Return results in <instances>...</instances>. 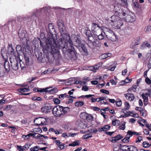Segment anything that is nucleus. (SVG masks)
<instances>
[{"label":"nucleus","instance_id":"1","mask_svg":"<svg viewBox=\"0 0 151 151\" xmlns=\"http://www.w3.org/2000/svg\"><path fill=\"white\" fill-rule=\"evenodd\" d=\"M62 37L59 39L58 43H57L55 38L53 37L52 35V37L45 38V45L44 46L47 52L46 55L48 62L51 63L54 60H58L59 58V49H61L63 53L65 54L69 50L68 45L72 47L73 45V42L68 34H63Z\"/></svg>","mask_w":151,"mask_h":151},{"label":"nucleus","instance_id":"2","mask_svg":"<svg viewBox=\"0 0 151 151\" xmlns=\"http://www.w3.org/2000/svg\"><path fill=\"white\" fill-rule=\"evenodd\" d=\"M68 107H64L60 105L55 106L52 109V114L55 116H60L64 115L69 111Z\"/></svg>","mask_w":151,"mask_h":151},{"label":"nucleus","instance_id":"3","mask_svg":"<svg viewBox=\"0 0 151 151\" xmlns=\"http://www.w3.org/2000/svg\"><path fill=\"white\" fill-rule=\"evenodd\" d=\"M11 48L12 50L11 51V55H13L12 59L10 58V62L12 68L15 70H18L19 68L18 62V58L15 55V53L14 50L13 48L12 45L10 44V48Z\"/></svg>","mask_w":151,"mask_h":151},{"label":"nucleus","instance_id":"4","mask_svg":"<svg viewBox=\"0 0 151 151\" xmlns=\"http://www.w3.org/2000/svg\"><path fill=\"white\" fill-rule=\"evenodd\" d=\"M30 52V50L29 48H27V47H23L22 52L24 55V59L26 63H28L29 62V56Z\"/></svg>","mask_w":151,"mask_h":151},{"label":"nucleus","instance_id":"5","mask_svg":"<svg viewBox=\"0 0 151 151\" xmlns=\"http://www.w3.org/2000/svg\"><path fill=\"white\" fill-rule=\"evenodd\" d=\"M73 46V45L72 46V47L70 46L71 47V49L70 50L69 53H68L69 58L71 59L76 58L78 56L77 53L75 50Z\"/></svg>","mask_w":151,"mask_h":151},{"label":"nucleus","instance_id":"6","mask_svg":"<svg viewBox=\"0 0 151 151\" xmlns=\"http://www.w3.org/2000/svg\"><path fill=\"white\" fill-rule=\"evenodd\" d=\"M41 111L45 113H47L51 112L52 110L51 105L49 104H46L45 106L41 108Z\"/></svg>","mask_w":151,"mask_h":151},{"label":"nucleus","instance_id":"7","mask_svg":"<svg viewBox=\"0 0 151 151\" xmlns=\"http://www.w3.org/2000/svg\"><path fill=\"white\" fill-rule=\"evenodd\" d=\"M119 19V17L118 16L114 15L111 18V22L110 23L112 27H114V25H116V23L118 20Z\"/></svg>","mask_w":151,"mask_h":151},{"label":"nucleus","instance_id":"8","mask_svg":"<svg viewBox=\"0 0 151 151\" xmlns=\"http://www.w3.org/2000/svg\"><path fill=\"white\" fill-rule=\"evenodd\" d=\"M39 120L40 122V123L39 124L36 123L35 120H34V122L35 124L37 125V126L46 125L47 122V119L44 117H39Z\"/></svg>","mask_w":151,"mask_h":151},{"label":"nucleus","instance_id":"9","mask_svg":"<svg viewBox=\"0 0 151 151\" xmlns=\"http://www.w3.org/2000/svg\"><path fill=\"white\" fill-rule=\"evenodd\" d=\"M79 50L82 53V55H88V52L86 47L85 46L84 44H83L82 45L78 47Z\"/></svg>","mask_w":151,"mask_h":151},{"label":"nucleus","instance_id":"10","mask_svg":"<svg viewBox=\"0 0 151 151\" xmlns=\"http://www.w3.org/2000/svg\"><path fill=\"white\" fill-rule=\"evenodd\" d=\"M79 50L82 53V55H88V52L86 47L85 46L84 44H83L82 45L78 47Z\"/></svg>","mask_w":151,"mask_h":151},{"label":"nucleus","instance_id":"11","mask_svg":"<svg viewBox=\"0 0 151 151\" xmlns=\"http://www.w3.org/2000/svg\"><path fill=\"white\" fill-rule=\"evenodd\" d=\"M124 95L126 99L130 101H133L135 99V96L133 93H127L124 94Z\"/></svg>","mask_w":151,"mask_h":151},{"label":"nucleus","instance_id":"12","mask_svg":"<svg viewBox=\"0 0 151 151\" xmlns=\"http://www.w3.org/2000/svg\"><path fill=\"white\" fill-rule=\"evenodd\" d=\"M125 19L127 22L130 23H132L136 20L135 17L134 16H131L129 15L126 16Z\"/></svg>","mask_w":151,"mask_h":151},{"label":"nucleus","instance_id":"13","mask_svg":"<svg viewBox=\"0 0 151 151\" xmlns=\"http://www.w3.org/2000/svg\"><path fill=\"white\" fill-rule=\"evenodd\" d=\"M106 36L109 40L113 42L115 41L117 39L116 35L114 34H107Z\"/></svg>","mask_w":151,"mask_h":151},{"label":"nucleus","instance_id":"14","mask_svg":"<svg viewBox=\"0 0 151 151\" xmlns=\"http://www.w3.org/2000/svg\"><path fill=\"white\" fill-rule=\"evenodd\" d=\"M149 95V94L148 93H146L145 94H144L143 93L142 94V96L143 99L144 105L145 106H146L148 103V96L147 95Z\"/></svg>","mask_w":151,"mask_h":151},{"label":"nucleus","instance_id":"15","mask_svg":"<svg viewBox=\"0 0 151 151\" xmlns=\"http://www.w3.org/2000/svg\"><path fill=\"white\" fill-rule=\"evenodd\" d=\"M116 23V25H114V27L117 29H119L123 24V21L122 19L119 17V19Z\"/></svg>","mask_w":151,"mask_h":151},{"label":"nucleus","instance_id":"16","mask_svg":"<svg viewBox=\"0 0 151 151\" xmlns=\"http://www.w3.org/2000/svg\"><path fill=\"white\" fill-rule=\"evenodd\" d=\"M101 28V27L99 26L98 24L96 23H93L91 25V31L92 32L94 31L98 30H100Z\"/></svg>","mask_w":151,"mask_h":151},{"label":"nucleus","instance_id":"17","mask_svg":"<svg viewBox=\"0 0 151 151\" xmlns=\"http://www.w3.org/2000/svg\"><path fill=\"white\" fill-rule=\"evenodd\" d=\"M54 89H52L50 90H47V88H38V92H48L50 93H53L54 92Z\"/></svg>","mask_w":151,"mask_h":151},{"label":"nucleus","instance_id":"18","mask_svg":"<svg viewBox=\"0 0 151 151\" xmlns=\"http://www.w3.org/2000/svg\"><path fill=\"white\" fill-rule=\"evenodd\" d=\"M57 24L59 29L60 30L61 29L62 31H63V29L64 28V26L63 21L62 20H58L57 21Z\"/></svg>","mask_w":151,"mask_h":151},{"label":"nucleus","instance_id":"19","mask_svg":"<svg viewBox=\"0 0 151 151\" xmlns=\"http://www.w3.org/2000/svg\"><path fill=\"white\" fill-rule=\"evenodd\" d=\"M151 47V45L147 41H145L141 45V49H143L145 48L146 47L150 48Z\"/></svg>","mask_w":151,"mask_h":151},{"label":"nucleus","instance_id":"20","mask_svg":"<svg viewBox=\"0 0 151 151\" xmlns=\"http://www.w3.org/2000/svg\"><path fill=\"white\" fill-rule=\"evenodd\" d=\"M88 43H87V45L89 47H91V45L92 43L95 40L93 37V35L88 37Z\"/></svg>","mask_w":151,"mask_h":151},{"label":"nucleus","instance_id":"21","mask_svg":"<svg viewBox=\"0 0 151 151\" xmlns=\"http://www.w3.org/2000/svg\"><path fill=\"white\" fill-rule=\"evenodd\" d=\"M140 40H135L132 43V45H131L130 47L131 48H134L135 46L138 45L139 43Z\"/></svg>","mask_w":151,"mask_h":151},{"label":"nucleus","instance_id":"22","mask_svg":"<svg viewBox=\"0 0 151 151\" xmlns=\"http://www.w3.org/2000/svg\"><path fill=\"white\" fill-rule=\"evenodd\" d=\"M75 44L76 46L77 47H79L81 46L82 45L83 43H81V41L80 39L77 37L76 38Z\"/></svg>","mask_w":151,"mask_h":151},{"label":"nucleus","instance_id":"23","mask_svg":"<svg viewBox=\"0 0 151 151\" xmlns=\"http://www.w3.org/2000/svg\"><path fill=\"white\" fill-rule=\"evenodd\" d=\"M127 133V134L128 135H129V137H130L132 136L133 135L137 136L140 135V134L139 133H137L136 132H133L130 130H128Z\"/></svg>","mask_w":151,"mask_h":151},{"label":"nucleus","instance_id":"24","mask_svg":"<svg viewBox=\"0 0 151 151\" xmlns=\"http://www.w3.org/2000/svg\"><path fill=\"white\" fill-rule=\"evenodd\" d=\"M31 18L35 21L38 20L39 18L38 16L37 12L33 13L31 17Z\"/></svg>","mask_w":151,"mask_h":151},{"label":"nucleus","instance_id":"25","mask_svg":"<svg viewBox=\"0 0 151 151\" xmlns=\"http://www.w3.org/2000/svg\"><path fill=\"white\" fill-rule=\"evenodd\" d=\"M92 45L96 47H99L101 46V43L99 40H96L94 41L92 43L91 45Z\"/></svg>","mask_w":151,"mask_h":151},{"label":"nucleus","instance_id":"26","mask_svg":"<svg viewBox=\"0 0 151 151\" xmlns=\"http://www.w3.org/2000/svg\"><path fill=\"white\" fill-rule=\"evenodd\" d=\"M19 92L22 94L23 93L29 91V87H22L19 89Z\"/></svg>","mask_w":151,"mask_h":151},{"label":"nucleus","instance_id":"27","mask_svg":"<svg viewBox=\"0 0 151 151\" xmlns=\"http://www.w3.org/2000/svg\"><path fill=\"white\" fill-rule=\"evenodd\" d=\"M79 144V141L76 140L73 142L72 143L69 144L68 146L75 147L78 146Z\"/></svg>","mask_w":151,"mask_h":151},{"label":"nucleus","instance_id":"28","mask_svg":"<svg viewBox=\"0 0 151 151\" xmlns=\"http://www.w3.org/2000/svg\"><path fill=\"white\" fill-rule=\"evenodd\" d=\"M4 67L7 72L9 71V64L8 62L5 61L4 63Z\"/></svg>","mask_w":151,"mask_h":151},{"label":"nucleus","instance_id":"29","mask_svg":"<svg viewBox=\"0 0 151 151\" xmlns=\"http://www.w3.org/2000/svg\"><path fill=\"white\" fill-rule=\"evenodd\" d=\"M92 32L94 35L96 37H98L99 35H100L101 33H102L101 28L100 29V30L95 31H93Z\"/></svg>","mask_w":151,"mask_h":151},{"label":"nucleus","instance_id":"30","mask_svg":"<svg viewBox=\"0 0 151 151\" xmlns=\"http://www.w3.org/2000/svg\"><path fill=\"white\" fill-rule=\"evenodd\" d=\"M16 50L17 51V53L18 54L20 53L21 52H22L23 48H22L21 46L20 45H17L16 47Z\"/></svg>","mask_w":151,"mask_h":151},{"label":"nucleus","instance_id":"31","mask_svg":"<svg viewBox=\"0 0 151 151\" xmlns=\"http://www.w3.org/2000/svg\"><path fill=\"white\" fill-rule=\"evenodd\" d=\"M139 111L142 116L144 117L146 116V111L143 108H142V109L139 110Z\"/></svg>","mask_w":151,"mask_h":151},{"label":"nucleus","instance_id":"32","mask_svg":"<svg viewBox=\"0 0 151 151\" xmlns=\"http://www.w3.org/2000/svg\"><path fill=\"white\" fill-rule=\"evenodd\" d=\"M128 150L129 151H138L137 149L133 145L130 146V147L128 148Z\"/></svg>","mask_w":151,"mask_h":151},{"label":"nucleus","instance_id":"33","mask_svg":"<svg viewBox=\"0 0 151 151\" xmlns=\"http://www.w3.org/2000/svg\"><path fill=\"white\" fill-rule=\"evenodd\" d=\"M112 124L114 126H118L120 124V121L116 119L112 121Z\"/></svg>","mask_w":151,"mask_h":151},{"label":"nucleus","instance_id":"34","mask_svg":"<svg viewBox=\"0 0 151 151\" xmlns=\"http://www.w3.org/2000/svg\"><path fill=\"white\" fill-rule=\"evenodd\" d=\"M84 104V102L82 101H77L75 104L76 106L77 107H81Z\"/></svg>","mask_w":151,"mask_h":151},{"label":"nucleus","instance_id":"35","mask_svg":"<svg viewBox=\"0 0 151 151\" xmlns=\"http://www.w3.org/2000/svg\"><path fill=\"white\" fill-rule=\"evenodd\" d=\"M114 139H115L116 141L115 142H117L118 140H119L123 138V137L121 134H119L118 135L115 136L114 137Z\"/></svg>","mask_w":151,"mask_h":151},{"label":"nucleus","instance_id":"36","mask_svg":"<svg viewBox=\"0 0 151 151\" xmlns=\"http://www.w3.org/2000/svg\"><path fill=\"white\" fill-rule=\"evenodd\" d=\"M130 137H128V135H126V136L122 140V142L124 143H127L129 141Z\"/></svg>","mask_w":151,"mask_h":151},{"label":"nucleus","instance_id":"37","mask_svg":"<svg viewBox=\"0 0 151 151\" xmlns=\"http://www.w3.org/2000/svg\"><path fill=\"white\" fill-rule=\"evenodd\" d=\"M84 33L86 36L88 37L92 35V34L91 33V32L90 30H85L84 31Z\"/></svg>","mask_w":151,"mask_h":151},{"label":"nucleus","instance_id":"38","mask_svg":"<svg viewBox=\"0 0 151 151\" xmlns=\"http://www.w3.org/2000/svg\"><path fill=\"white\" fill-rule=\"evenodd\" d=\"M143 147L144 148H146L149 147L150 146V144L146 141H144L142 143Z\"/></svg>","mask_w":151,"mask_h":151},{"label":"nucleus","instance_id":"39","mask_svg":"<svg viewBox=\"0 0 151 151\" xmlns=\"http://www.w3.org/2000/svg\"><path fill=\"white\" fill-rule=\"evenodd\" d=\"M39 146H36L31 148L30 149V150L31 151H38L39 150Z\"/></svg>","mask_w":151,"mask_h":151},{"label":"nucleus","instance_id":"40","mask_svg":"<svg viewBox=\"0 0 151 151\" xmlns=\"http://www.w3.org/2000/svg\"><path fill=\"white\" fill-rule=\"evenodd\" d=\"M54 132L56 134H59L63 133V130L61 129H56L55 130Z\"/></svg>","mask_w":151,"mask_h":151},{"label":"nucleus","instance_id":"41","mask_svg":"<svg viewBox=\"0 0 151 151\" xmlns=\"http://www.w3.org/2000/svg\"><path fill=\"white\" fill-rule=\"evenodd\" d=\"M62 128L65 129V130L67 131H69L70 129V128L69 127V125L67 124L63 125Z\"/></svg>","mask_w":151,"mask_h":151},{"label":"nucleus","instance_id":"42","mask_svg":"<svg viewBox=\"0 0 151 151\" xmlns=\"http://www.w3.org/2000/svg\"><path fill=\"white\" fill-rule=\"evenodd\" d=\"M115 102L116 106L117 107H119L122 105V101L119 99H118L117 101Z\"/></svg>","mask_w":151,"mask_h":151},{"label":"nucleus","instance_id":"43","mask_svg":"<svg viewBox=\"0 0 151 151\" xmlns=\"http://www.w3.org/2000/svg\"><path fill=\"white\" fill-rule=\"evenodd\" d=\"M125 122H124L122 124L119 126V128L120 130H124L125 129Z\"/></svg>","mask_w":151,"mask_h":151},{"label":"nucleus","instance_id":"44","mask_svg":"<svg viewBox=\"0 0 151 151\" xmlns=\"http://www.w3.org/2000/svg\"><path fill=\"white\" fill-rule=\"evenodd\" d=\"M53 101L54 102V104H58L60 103V100L58 98H54L53 99Z\"/></svg>","mask_w":151,"mask_h":151},{"label":"nucleus","instance_id":"45","mask_svg":"<svg viewBox=\"0 0 151 151\" xmlns=\"http://www.w3.org/2000/svg\"><path fill=\"white\" fill-rule=\"evenodd\" d=\"M65 144L64 143H61L60 144L58 147V148H59V150H63L65 147Z\"/></svg>","mask_w":151,"mask_h":151},{"label":"nucleus","instance_id":"46","mask_svg":"<svg viewBox=\"0 0 151 151\" xmlns=\"http://www.w3.org/2000/svg\"><path fill=\"white\" fill-rule=\"evenodd\" d=\"M100 67V65L99 64H97L93 67V71H94L97 70Z\"/></svg>","mask_w":151,"mask_h":151},{"label":"nucleus","instance_id":"47","mask_svg":"<svg viewBox=\"0 0 151 151\" xmlns=\"http://www.w3.org/2000/svg\"><path fill=\"white\" fill-rule=\"evenodd\" d=\"M121 147H122V148H120V150H122L123 151L128 150V146L126 145H123L121 146Z\"/></svg>","mask_w":151,"mask_h":151},{"label":"nucleus","instance_id":"48","mask_svg":"<svg viewBox=\"0 0 151 151\" xmlns=\"http://www.w3.org/2000/svg\"><path fill=\"white\" fill-rule=\"evenodd\" d=\"M92 135L90 134H85L83 135V139H87L92 137Z\"/></svg>","mask_w":151,"mask_h":151},{"label":"nucleus","instance_id":"49","mask_svg":"<svg viewBox=\"0 0 151 151\" xmlns=\"http://www.w3.org/2000/svg\"><path fill=\"white\" fill-rule=\"evenodd\" d=\"M81 125H80L79 127L81 129H83L86 128L87 127V124L85 123L84 124L82 122V123L81 124Z\"/></svg>","mask_w":151,"mask_h":151},{"label":"nucleus","instance_id":"50","mask_svg":"<svg viewBox=\"0 0 151 151\" xmlns=\"http://www.w3.org/2000/svg\"><path fill=\"white\" fill-rule=\"evenodd\" d=\"M94 96V95L89 94L86 95L85 96L82 95L80 96V97H81V98H82V99H84L85 97H86V98H89Z\"/></svg>","mask_w":151,"mask_h":151},{"label":"nucleus","instance_id":"51","mask_svg":"<svg viewBox=\"0 0 151 151\" xmlns=\"http://www.w3.org/2000/svg\"><path fill=\"white\" fill-rule=\"evenodd\" d=\"M33 130L35 132L40 133H41L42 132V130L40 127H38L37 128H35L33 129Z\"/></svg>","mask_w":151,"mask_h":151},{"label":"nucleus","instance_id":"52","mask_svg":"<svg viewBox=\"0 0 151 151\" xmlns=\"http://www.w3.org/2000/svg\"><path fill=\"white\" fill-rule=\"evenodd\" d=\"M124 104L125 109L128 110L130 108V105L127 102H125L124 103Z\"/></svg>","mask_w":151,"mask_h":151},{"label":"nucleus","instance_id":"53","mask_svg":"<svg viewBox=\"0 0 151 151\" xmlns=\"http://www.w3.org/2000/svg\"><path fill=\"white\" fill-rule=\"evenodd\" d=\"M100 91L101 93H105L107 94H109V92L108 90L104 89H101Z\"/></svg>","mask_w":151,"mask_h":151},{"label":"nucleus","instance_id":"54","mask_svg":"<svg viewBox=\"0 0 151 151\" xmlns=\"http://www.w3.org/2000/svg\"><path fill=\"white\" fill-rule=\"evenodd\" d=\"M145 82L146 83L148 84H151V80H150L148 77H146L145 80Z\"/></svg>","mask_w":151,"mask_h":151},{"label":"nucleus","instance_id":"55","mask_svg":"<svg viewBox=\"0 0 151 151\" xmlns=\"http://www.w3.org/2000/svg\"><path fill=\"white\" fill-rule=\"evenodd\" d=\"M37 134V133H29V134H28L27 135V136L28 137H27L26 139H28L29 138V137L30 136H35Z\"/></svg>","mask_w":151,"mask_h":151},{"label":"nucleus","instance_id":"56","mask_svg":"<svg viewBox=\"0 0 151 151\" xmlns=\"http://www.w3.org/2000/svg\"><path fill=\"white\" fill-rule=\"evenodd\" d=\"M82 123V122H81L80 120H77L76 122V124L77 127H79L80 125H81V124Z\"/></svg>","mask_w":151,"mask_h":151},{"label":"nucleus","instance_id":"57","mask_svg":"<svg viewBox=\"0 0 151 151\" xmlns=\"http://www.w3.org/2000/svg\"><path fill=\"white\" fill-rule=\"evenodd\" d=\"M30 145H29L28 143H26L25 145L23 147L25 150H27L29 148Z\"/></svg>","mask_w":151,"mask_h":151},{"label":"nucleus","instance_id":"58","mask_svg":"<svg viewBox=\"0 0 151 151\" xmlns=\"http://www.w3.org/2000/svg\"><path fill=\"white\" fill-rule=\"evenodd\" d=\"M146 32H150L151 31V26H147L145 28Z\"/></svg>","mask_w":151,"mask_h":151},{"label":"nucleus","instance_id":"59","mask_svg":"<svg viewBox=\"0 0 151 151\" xmlns=\"http://www.w3.org/2000/svg\"><path fill=\"white\" fill-rule=\"evenodd\" d=\"M10 129H12L11 130V132L14 134L17 131V129L15 127L10 126Z\"/></svg>","mask_w":151,"mask_h":151},{"label":"nucleus","instance_id":"60","mask_svg":"<svg viewBox=\"0 0 151 151\" xmlns=\"http://www.w3.org/2000/svg\"><path fill=\"white\" fill-rule=\"evenodd\" d=\"M98 131L99 132H102V131H106V128H105V127H102L99 128L98 129Z\"/></svg>","mask_w":151,"mask_h":151},{"label":"nucleus","instance_id":"61","mask_svg":"<svg viewBox=\"0 0 151 151\" xmlns=\"http://www.w3.org/2000/svg\"><path fill=\"white\" fill-rule=\"evenodd\" d=\"M93 116L91 114L88 115L86 116V119L87 120L91 121L93 119Z\"/></svg>","mask_w":151,"mask_h":151},{"label":"nucleus","instance_id":"62","mask_svg":"<svg viewBox=\"0 0 151 151\" xmlns=\"http://www.w3.org/2000/svg\"><path fill=\"white\" fill-rule=\"evenodd\" d=\"M142 140V136H139L137 137V138L136 139V143L139 142Z\"/></svg>","mask_w":151,"mask_h":151},{"label":"nucleus","instance_id":"63","mask_svg":"<svg viewBox=\"0 0 151 151\" xmlns=\"http://www.w3.org/2000/svg\"><path fill=\"white\" fill-rule=\"evenodd\" d=\"M17 149L19 151H24V150L23 147L21 146H17Z\"/></svg>","mask_w":151,"mask_h":151},{"label":"nucleus","instance_id":"64","mask_svg":"<svg viewBox=\"0 0 151 151\" xmlns=\"http://www.w3.org/2000/svg\"><path fill=\"white\" fill-rule=\"evenodd\" d=\"M147 67L149 69L151 68V56L149 59L148 63L147 65Z\"/></svg>","mask_w":151,"mask_h":151}]
</instances>
